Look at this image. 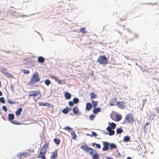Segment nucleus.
<instances>
[{
	"label": "nucleus",
	"mask_w": 159,
	"mask_h": 159,
	"mask_svg": "<svg viewBox=\"0 0 159 159\" xmlns=\"http://www.w3.org/2000/svg\"><path fill=\"white\" fill-rule=\"evenodd\" d=\"M29 96L32 97L35 102L38 100L41 97V94L38 91H31L29 93Z\"/></svg>",
	"instance_id": "1"
},
{
	"label": "nucleus",
	"mask_w": 159,
	"mask_h": 159,
	"mask_svg": "<svg viewBox=\"0 0 159 159\" xmlns=\"http://www.w3.org/2000/svg\"><path fill=\"white\" fill-rule=\"evenodd\" d=\"M40 79L38 76V73L37 72H35L32 77L31 78L30 82L31 86H33L36 82L40 81Z\"/></svg>",
	"instance_id": "2"
},
{
	"label": "nucleus",
	"mask_w": 159,
	"mask_h": 159,
	"mask_svg": "<svg viewBox=\"0 0 159 159\" xmlns=\"http://www.w3.org/2000/svg\"><path fill=\"white\" fill-rule=\"evenodd\" d=\"M98 61L101 64L106 65L107 64L108 60L104 55L99 56L98 59Z\"/></svg>",
	"instance_id": "3"
},
{
	"label": "nucleus",
	"mask_w": 159,
	"mask_h": 159,
	"mask_svg": "<svg viewBox=\"0 0 159 159\" xmlns=\"http://www.w3.org/2000/svg\"><path fill=\"white\" fill-rule=\"evenodd\" d=\"M124 121L125 122H127L128 123H132L134 121L132 114L130 113L126 115Z\"/></svg>",
	"instance_id": "4"
},
{
	"label": "nucleus",
	"mask_w": 159,
	"mask_h": 159,
	"mask_svg": "<svg viewBox=\"0 0 159 159\" xmlns=\"http://www.w3.org/2000/svg\"><path fill=\"white\" fill-rule=\"evenodd\" d=\"M117 99L116 98H111L109 101L110 106H115L116 104Z\"/></svg>",
	"instance_id": "5"
},
{
	"label": "nucleus",
	"mask_w": 159,
	"mask_h": 159,
	"mask_svg": "<svg viewBox=\"0 0 159 159\" xmlns=\"http://www.w3.org/2000/svg\"><path fill=\"white\" fill-rule=\"evenodd\" d=\"M116 106L120 109H123L125 107V103L121 101H118L116 103Z\"/></svg>",
	"instance_id": "6"
},
{
	"label": "nucleus",
	"mask_w": 159,
	"mask_h": 159,
	"mask_svg": "<svg viewBox=\"0 0 159 159\" xmlns=\"http://www.w3.org/2000/svg\"><path fill=\"white\" fill-rule=\"evenodd\" d=\"M48 143H46L41 148L40 152L43 153L45 154L47 152V149L48 147Z\"/></svg>",
	"instance_id": "7"
},
{
	"label": "nucleus",
	"mask_w": 159,
	"mask_h": 159,
	"mask_svg": "<svg viewBox=\"0 0 159 159\" xmlns=\"http://www.w3.org/2000/svg\"><path fill=\"white\" fill-rule=\"evenodd\" d=\"M104 146L102 148V150L103 151H106L108 149V146L109 143L106 142H103Z\"/></svg>",
	"instance_id": "8"
},
{
	"label": "nucleus",
	"mask_w": 159,
	"mask_h": 159,
	"mask_svg": "<svg viewBox=\"0 0 159 159\" xmlns=\"http://www.w3.org/2000/svg\"><path fill=\"white\" fill-rule=\"evenodd\" d=\"M1 72L5 75V76L7 77L12 78H13L12 76L10 74L7 72L6 70H2Z\"/></svg>",
	"instance_id": "9"
},
{
	"label": "nucleus",
	"mask_w": 159,
	"mask_h": 159,
	"mask_svg": "<svg viewBox=\"0 0 159 159\" xmlns=\"http://www.w3.org/2000/svg\"><path fill=\"white\" fill-rule=\"evenodd\" d=\"M87 152H89V154L91 155H93V154L97 153L94 150L90 147L89 148Z\"/></svg>",
	"instance_id": "10"
},
{
	"label": "nucleus",
	"mask_w": 159,
	"mask_h": 159,
	"mask_svg": "<svg viewBox=\"0 0 159 159\" xmlns=\"http://www.w3.org/2000/svg\"><path fill=\"white\" fill-rule=\"evenodd\" d=\"M72 111L74 114L77 115L79 114V110L78 107H74L72 109Z\"/></svg>",
	"instance_id": "11"
},
{
	"label": "nucleus",
	"mask_w": 159,
	"mask_h": 159,
	"mask_svg": "<svg viewBox=\"0 0 159 159\" xmlns=\"http://www.w3.org/2000/svg\"><path fill=\"white\" fill-rule=\"evenodd\" d=\"M57 157V151H55L52 152L50 159H55Z\"/></svg>",
	"instance_id": "12"
},
{
	"label": "nucleus",
	"mask_w": 159,
	"mask_h": 159,
	"mask_svg": "<svg viewBox=\"0 0 159 159\" xmlns=\"http://www.w3.org/2000/svg\"><path fill=\"white\" fill-rule=\"evenodd\" d=\"M149 122H147L145 124L144 127V132H146L148 130V129H149L150 127H149Z\"/></svg>",
	"instance_id": "13"
},
{
	"label": "nucleus",
	"mask_w": 159,
	"mask_h": 159,
	"mask_svg": "<svg viewBox=\"0 0 159 159\" xmlns=\"http://www.w3.org/2000/svg\"><path fill=\"white\" fill-rule=\"evenodd\" d=\"M90 99L91 100H93L94 98H96L97 97V95L94 92L90 93Z\"/></svg>",
	"instance_id": "14"
},
{
	"label": "nucleus",
	"mask_w": 159,
	"mask_h": 159,
	"mask_svg": "<svg viewBox=\"0 0 159 159\" xmlns=\"http://www.w3.org/2000/svg\"><path fill=\"white\" fill-rule=\"evenodd\" d=\"M92 107V105L90 103H87L86 104V109L87 111H89Z\"/></svg>",
	"instance_id": "15"
},
{
	"label": "nucleus",
	"mask_w": 159,
	"mask_h": 159,
	"mask_svg": "<svg viewBox=\"0 0 159 159\" xmlns=\"http://www.w3.org/2000/svg\"><path fill=\"white\" fill-rule=\"evenodd\" d=\"M45 61V59L42 57H39L38 58V61L40 63H43Z\"/></svg>",
	"instance_id": "16"
},
{
	"label": "nucleus",
	"mask_w": 159,
	"mask_h": 159,
	"mask_svg": "<svg viewBox=\"0 0 159 159\" xmlns=\"http://www.w3.org/2000/svg\"><path fill=\"white\" fill-rule=\"evenodd\" d=\"M45 154L44 153H43L42 152H40L38 156V157L39 158H42V159H46L45 158Z\"/></svg>",
	"instance_id": "17"
},
{
	"label": "nucleus",
	"mask_w": 159,
	"mask_h": 159,
	"mask_svg": "<svg viewBox=\"0 0 159 159\" xmlns=\"http://www.w3.org/2000/svg\"><path fill=\"white\" fill-rule=\"evenodd\" d=\"M89 147H88L86 145H81V148L83 150L87 152L88 149Z\"/></svg>",
	"instance_id": "18"
},
{
	"label": "nucleus",
	"mask_w": 159,
	"mask_h": 159,
	"mask_svg": "<svg viewBox=\"0 0 159 159\" xmlns=\"http://www.w3.org/2000/svg\"><path fill=\"white\" fill-rule=\"evenodd\" d=\"M71 96V94L68 92H66L65 94V97L66 99H70Z\"/></svg>",
	"instance_id": "19"
},
{
	"label": "nucleus",
	"mask_w": 159,
	"mask_h": 159,
	"mask_svg": "<svg viewBox=\"0 0 159 159\" xmlns=\"http://www.w3.org/2000/svg\"><path fill=\"white\" fill-rule=\"evenodd\" d=\"M101 109L100 108L98 107V108H95L93 110V113L94 114H97L98 112H99L101 111Z\"/></svg>",
	"instance_id": "20"
},
{
	"label": "nucleus",
	"mask_w": 159,
	"mask_h": 159,
	"mask_svg": "<svg viewBox=\"0 0 159 159\" xmlns=\"http://www.w3.org/2000/svg\"><path fill=\"white\" fill-rule=\"evenodd\" d=\"M130 140V137L128 136H125L123 139V141L125 142H128Z\"/></svg>",
	"instance_id": "21"
},
{
	"label": "nucleus",
	"mask_w": 159,
	"mask_h": 159,
	"mask_svg": "<svg viewBox=\"0 0 159 159\" xmlns=\"http://www.w3.org/2000/svg\"><path fill=\"white\" fill-rule=\"evenodd\" d=\"M8 116L9 120H11V121L14 119V115L13 114H9Z\"/></svg>",
	"instance_id": "22"
},
{
	"label": "nucleus",
	"mask_w": 159,
	"mask_h": 159,
	"mask_svg": "<svg viewBox=\"0 0 159 159\" xmlns=\"http://www.w3.org/2000/svg\"><path fill=\"white\" fill-rule=\"evenodd\" d=\"M69 111V109L68 107H67L65 109L62 110V112L64 114H66L68 113Z\"/></svg>",
	"instance_id": "23"
},
{
	"label": "nucleus",
	"mask_w": 159,
	"mask_h": 159,
	"mask_svg": "<svg viewBox=\"0 0 159 159\" xmlns=\"http://www.w3.org/2000/svg\"><path fill=\"white\" fill-rule=\"evenodd\" d=\"M22 111V109L21 108H19L17 110L16 112V115L18 116L19 115L21 112Z\"/></svg>",
	"instance_id": "24"
},
{
	"label": "nucleus",
	"mask_w": 159,
	"mask_h": 159,
	"mask_svg": "<svg viewBox=\"0 0 159 159\" xmlns=\"http://www.w3.org/2000/svg\"><path fill=\"white\" fill-rule=\"evenodd\" d=\"M98 102L94 101H92V103L93 108H95L97 106Z\"/></svg>",
	"instance_id": "25"
},
{
	"label": "nucleus",
	"mask_w": 159,
	"mask_h": 159,
	"mask_svg": "<svg viewBox=\"0 0 159 159\" xmlns=\"http://www.w3.org/2000/svg\"><path fill=\"white\" fill-rule=\"evenodd\" d=\"M71 136L73 139H76V135L74 131H73L71 132Z\"/></svg>",
	"instance_id": "26"
},
{
	"label": "nucleus",
	"mask_w": 159,
	"mask_h": 159,
	"mask_svg": "<svg viewBox=\"0 0 159 159\" xmlns=\"http://www.w3.org/2000/svg\"><path fill=\"white\" fill-rule=\"evenodd\" d=\"M109 124L110 125V127L113 129H114L115 128L116 126V124L114 123H109Z\"/></svg>",
	"instance_id": "27"
},
{
	"label": "nucleus",
	"mask_w": 159,
	"mask_h": 159,
	"mask_svg": "<svg viewBox=\"0 0 159 159\" xmlns=\"http://www.w3.org/2000/svg\"><path fill=\"white\" fill-rule=\"evenodd\" d=\"M93 159H98L99 158V156L97 153L93 154Z\"/></svg>",
	"instance_id": "28"
},
{
	"label": "nucleus",
	"mask_w": 159,
	"mask_h": 159,
	"mask_svg": "<svg viewBox=\"0 0 159 159\" xmlns=\"http://www.w3.org/2000/svg\"><path fill=\"white\" fill-rule=\"evenodd\" d=\"M122 117L120 116L116 115L115 116V119L117 121H119L121 120Z\"/></svg>",
	"instance_id": "29"
},
{
	"label": "nucleus",
	"mask_w": 159,
	"mask_h": 159,
	"mask_svg": "<svg viewBox=\"0 0 159 159\" xmlns=\"http://www.w3.org/2000/svg\"><path fill=\"white\" fill-rule=\"evenodd\" d=\"M54 141L55 143L57 144H59L60 142V140L59 139L57 138L54 139Z\"/></svg>",
	"instance_id": "30"
},
{
	"label": "nucleus",
	"mask_w": 159,
	"mask_h": 159,
	"mask_svg": "<svg viewBox=\"0 0 159 159\" xmlns=\"http://www.w3.org/2000/svg\"><path fill=\"white\" fill-rule=\"evenodd\" d=\"M46 106L50 108H53L54 107V106L52 104L49 103H46Z\"/></svg>",
	"instance_id": "31"
},
{
	"label": "nucleus",
	"mask_w": 159,
	"mask_h": 159,
	"mask_svg": "<svg viewBox=\"0 0 159 159\" xmlns=\"http://www.w3.org/2000/svg\"><path fill=\"white\" fill-rule=\"evenodd\" d=\"M80 31L81 33H86L87 31L85 29L84 27L82 28L80 30Z\"/></svg>",
	"instance_id": "32"
},
{
	"label": "nucleus",
	"mask_w": 159,
	"mask_h": 159,
	"mask_svg": "<svg viewBox=\"0 0 159 159\" xmlns=\"http://www.w3.org/2000/svg\"><path fill=\"white\" fill-rule=\"evenodd\" d=\"M73 102L74 103L76 104L79 102V100L77 98H75L73 99Z\"/></svg>",
	"instance_id": "33"
},
{
	"label": "nucleus",
	"mask_w": 159,
	"mask_h": 159,
	"mask_svg": "<svg viewBox=\"0 0 159 159\" xmlns=\"http://www.w3.org/2000/svg\"><path fill=\"white\" fill-rule=\"evenodd\" d=\"M45 83L47 86H48L51 84V82L48 80H46L45 81Z\"/></svg>",
	"instance_id": "34"
},
{
	"label": "nucleus",
	"mask_w": 159,
	"mask_h": 159,
	"mask_svg": "<svg viewBox=\"0 0 159 159\" xmlns=\"http://www.w3.org/2000/svg\"><path fill=\"white\" fill-rule=\"evenodd\" d=\"M110 148L111 149L113 148H116V146L115 144L113 143H111L110 145Z\"/></svg>",
	"instance_id": "35"
},
{
	"label": "nucleus",
	"mask_w": 159,
	"mask_h": 159,
	"mask_svg": "<svg viewBox=\"0 0 159 159\" xmlns=\"http://www.w3.org/2000/svg\"><path fill=\"white\" fill-rule=\"evenodd\" d=\"M123 131V130L121 128H119L116 130V132L117 134H120Z\"/></svg>",
	"instance_id": "36"
},
{
	"label": "nucleus",
	"mask_w": 159,
	"mask_h": 159,
	"mask_svg": "<svg viewBox=\"0 0 159 159\" xmlns=\"http://www.w3.org/2000/svg\"><path fill=\"white\" fill-rule=\"evenodd\" d=\"M88 135L89 136L91 137H92L93 136H96L97 135V134L96 133H95L94 132H92L91 134Z\"/></svg>",
	"instance_id": "37"
},
{
	"label": "nucleus",
	"mask_w": 159,
	"mask_h": 159,
	"mask_svg": "<svg viewBox=\"0 0 159 159\" xmlns=\"http://www.w3.org/2000/svg\"><path fill=\"white\" fill-rule=\"evenodd\" d=\"M8 102L9 104H14L17 103L16 102L12 101L10 100H8Z\"/></svg>",
	"instance_id": "38"
},
{
	"label": "nucleus",
	"mask_w": 159,
	"mask_h": 159,
	"mask_svg": "<svg viewBox=\"0 0 159 159\" xmlns=\"http://www.w3.org/2000/svg\"><path fill=\"white\" fill-rule=\"evenodd\" d=\"M93 145H95L96 146V147L98 149H100L101 148V145L99 144H96L95 143H93Z\"/></svg>",
	"instance_id": "39"
},
{
	"label": "nucleus",
	"mask_w": 159,
	"mask_h": 159,
	"mask_svg": "<svg viewBox=\"0 0 159 159\" xmlns=\"http://www.w3.org/2000/svg\"><path fill=\"white\" fill-rule=\"evenodd\" d=\"M0 102L3 103H5V101L3 98L1 97L0 98Z\"/></svg>",
	"instance_id": "40"
},
{
	"label": "nucleus",
	"mask_w": 159,
	"mask_h": 159,
	"mask_svg": "<svg viewBox=\"0 0 159 159\" xmlns=\"http://www.w3.org/2000/svg\"><path fill=\"white\" fill-rule=\"evenodd\" d=\"M120 20L121 21H123L125 20L126 19V16H123L122 17L120 18Z\"/></svg>",
	"instance_id": "41"
},
{
	"label": "nucleus",
	"mask_w": 159,
	"mask_h": 159,
	"mask_svg": "<svg viewBox=\"0 0 159 159\" xmlns=\"http://www.w3.org/2000/svg\"><path fill=\"white\" fill-rule=\"evenodd\" d=\"M11 123H12L13 124H16V125H20V123H18L17 122L16 120H14V121L11 120Z\"/></svg>",
	"instance_id": "42"
},
{
	"label": "nucleus",
	"mask_w": 159,
	"mask_h": 159,
	"mask_svg": "<svg viewBox=\"0 0 159 159\" xmlns=\"http://www.w3.org/2000/svg\"><path fill=\"white\" fill-rule=\"evenodd\" d=\"M115 133V131L113 130H111L109 132V134L110 136L113 135Z\"/></svg>",
	"instance_id": "43"
},
{
	"label": "nucleus",
	"mask_w": 159,
	"mask_h": 159,
	"mask_svg": "<svg viewBox=\"0 0 159 159\" xmlns=\"http://www.w3.org/2000/svg\"><path fill=\"white\" fill-rule=\"evenodd\" d=\"M95 117V116L94 115H91L89 116V119L91 120H93V118Z\"/></svg>",
	"instance_id": "44"
},
{
	"label": "nucleus",
	"mask_w": 159,
	"mask_h": 159,
	"mask_svg": "<svg viewBox=\"0 0 159 159\" xmlns=\"http://www.w3.org/2000/svg\"><path fill=\"white\" fill-rule=\"evenodd\" d=\"M2 109L5 111L7 112V109L6 106H3L2 107Z\"/></svg>",
	"instance_id": "45"
},
{
	"label": "nucleus",
	"mask_w": 159,
	"mask_h": 159,
	"mask_svg": "<svg viewBox=\"0 0 159 159\" xmlns=\"http://www.w3.org/2000/svg\"><path fill=\"white\" fill-rule=\"evenodd\" d=\"M74 103L73 102H72V101H69L68 102L69 105L71 106H73Z\"/></svg>",
	"instance_id": "46"
},
{
	"label": "nucleus",
	"mask_w": 159,
	"mask_h": 159,
	"mask_svg": "<svg viewBox=\"0 0 159 159\" xmlns=\"http://www.w3.org/2000/svg\"><path fill=\"white\" fill-rule=\"evenodd\" d=\"M46 103L41 102L39 103V106H46Z\"/></svg>",
	"instance_id": "47"
},
{
	"label": "nucleus",
	"mask_w": 159,
	"mask_h": 159,
	"mask_svg": "<svg viewBox=\"0 0 159 159\" xmlns=\"http://www.w3.org/2000/svg\"><path fill=\"white\" fill-rule=\"evenodd\" d=\"M64 129L68 130L72 129H71L69 126H66L64 128Z\"/></svg>",
	"instance_id": "48"
},
{
	"label": "nucleus",
	"mask_w": 159,
	"mask_h": 159,
	"mask_svg": "<svg viewBox=\"0 0 159 159\" xmlns=\"http://www.w3.org/2000/svg\"><path fill=\"white\" fill-rule=\"evenodd\" d=\"M112 128H111L110 126H108L107 127L106 129L109 132L112 130Z\"/></svg>",
	"instance_id": "49"
},
{
	"label": "nucleus",
	"mask_w": 159,
	"mask_h": 159,
	"mask_svg": "<svg viewBox=\"0 0 159 159\" xmlns=\"http://www.w3.org/2000/svg\"><path fill=\"white\" fill-rule=\"evenodd\" d=\"M112 128H111L110 126H108L107 127L106 129L109 132L112 130Z\"/></svg>",
	"instance_id": "50"
},
{
	"label": "nucleus",
	"mask_w": 159,
	"mask_h": 159,
	"mask_svg": "<svg viewBox=\"0 0 159 159\" xmlns=\"http://www.w3.org/2000/svg\"><path fill=\"white\" fill-rule=\"evenodd\" d=\"M22 71L25 74H28L30 73L29 70H22Z\"/></svg>",
	"instance_id": "51"
},
{
	"label": "nucleus",
	"mask_w": 159,
	"mask_h": 159,
	"mask_svg": "<svg viewBox=\"0 0 159 159\" xmlns=\"http://www.w3.org/2000/svg\"><path fill=\"white\" fill-rule=\"evenodd\" d=\"M56 81L57 82L58 84H61V80H59V78H58L57 80H56Z\"/></svg>",
	"instance_id": "52"
},
{
	"label": "nucleus",
	"mask_w": 159,
	"mask_h": 159,
	"mask_svg": "<svg viewBox=\"0 0 159 159\" xmlns=\"http://www.w3.org/2000/svg\"><path fill=\"white\" fill-rule=\"evenodd\" d=\"M155 110L156 111V112L157 113V114H158V113H159V108L158 107H157L155 109Z\"/></svg>",
	"instance_id": "53"
},
{
	"label": "nucleus",
	"mask_w": 159,
	"mask_h": 159,
	"mask_svg": "<svg viewBox=\"0 0 159 159\" xmlns=\"http://www.w3.org/2000/svg\"><path fill=\"white\" fill-rule=\"evenodd\" d=\"M50 78H51L52 79H55V78L56 77L54 76V75H50Z\"/></svg>",
	"instance_id": "54"
},
{
	"label": "nucleus",
	"mask_w": 159,
	"mask_h": 159,
	"mask_svg": "<svg viewBox=\"0 0 159 159\" xmlns=\"http://www.w3.org/2000/svg\"><path fill=\"white\" fill-rule=\"evenodd\" d=\"M20 157H21V156H24L25 155L24 153H20Z\"/></svg>",
	"instance_id": "55"
},
{
	"label": "nucleus",
	"mask_w": 159,
	"mask_h": 159,
	"mask_svg": "<svg viewBox=\"0 0 159 159\" xmlns=\"http://www.w3.org/2000/svg\"><path fill=\"white\" fill-rule=\"evenodd\" d=\"M2 94V93L0 91V96H1Z\"/></svg>",
	"instance_id": "56"
},
{
	"label": "nucleus",
	"mask_w": 159,
	"mask_h": 159,
	"mask_svg": "<svg viewBox=\"0 0 159 159\" xmlns=\"http://www.w3.org/2000/svg\"><path fill=\"white\" fill-rule=\"evenodd\" d=\"M58 78L56 77L55 78V79H54L55 80H57V79Z\"/></svg>",
	"instance_id": "57"
},
{
	"label": "nucleus",
	"mask_w": 159,
	"mask_h": 159,
	"mask_svg": "<svg viewBox=\"0 0 159 159\" xmlns=\"http://www.w3.org/2000/svg\"><path fill=\"white\" fill-rule=\"evenodd\" d=\"M127 159H132L130 157H128L127 158Z\"/></svg>",
	"instance_id": "58"
},
{
	"label": "nucleus",
	"mask_w": 159,
	"mask_h": 159,
	"mask_svg": "<svg viewBox=\"0 0 159 159\" xmlns=\"http://www.w3.org/2000/svg\"><path fill=\"white\" fill-rule=\"evenodd\" d=\"M107 159H112L111 158H107Z\"/></svg>",
	"instance_id": "59"
},
{
	"label": "nucleus",
	"mask_w": 159,
	"mask_h": 159,
	"mask_svg": "<svg viewBox=\"0 0 159 159\" xmlns=\"http://www.w3.org/2000/svg\"><path fill=\"white\" fill-rule=\"evenodd\" d=\"M1 81H0V87H1Z\"/></svg>",
	"instance_id": "60"
},
{
	"label": "nucleus",
	"mask_w": 159,
	"mask_h": 159,
	"mask_svg": "<svg viewBox=\"0 0 159 159\" xmlns=\"http://www.w3.org/2000/svg\"><path fill=\"white\" fill-rule=\"evenodd\" d=\"M129 32H131V31H129Z\"/></svg>",
	"instance_id": "61"
}]
</instances>
